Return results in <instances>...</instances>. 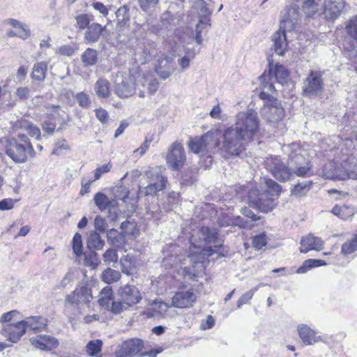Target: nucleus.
Wrapping results in <instances>:
<instances>
[{"label":"nucleus","mask_w":357,"mask_h":357,"mask_svg":"<svg viewBox=\"0 0 357 357\" xmlns=\"http://www.w3.org/2000/svg\"><path fill=\"white\" fill-rule=\"evenodd\" d=\"M6 155L16 163H24L29 156L33 157L35 152L29 137L24 134H19L17 138L7 141L5 147Z\"/></svg>","instance_id":"nucleus-1"},{"label":"nucleus","mask_w":357,"mask_h":357,"mask_svg":"<svg viewBox=\"0 0 357 357\" xmlns=\"http://www.w3.org/2000/svg\"><path fill=\"white\" fill-rule=\"evenodd\" d=\"M239 133L248 140H252L259 129V119L257 113L253 109L239 112L236 115V123L232 126Z\"/></svg>","instance_id":"nucleus-2"},{"label":"nucleus","mask_w":357,"mask_h":357,"mask_svg":"<svg viewBox=\"0 0 357 357\" xmlns=\"http://www.w3.org/2000/svg\"><path fill=\"white\" fill-rule=\"evenodd\" d=\"M190 241L192 243H197V246H202V244H213V246L203 248L204 255L208 257L218 252L222 245V241L219 238L217 229L208 227H203L199 229L197 236L193 234L191 236Z\"/></svg>","instance_id":"nucleus-3"},{"label":"nucleus","mask_w":357,"mask_h":357,"mask_svg":"<svg viewBox=\"0 0 357 357\" xmlns=\"http://www.w3.org/2000/svg\"><path fill=\"white\" fill-rule=\"evenodd\" d=\"M289 73L283 65L276 63L275 66L273 61L268 59V70L259 77L260 84L268 91H275L273 81L281 85L287 82Z\"/></svg>","instance_id":"nucleus-4"},{"label":"nucleus","mask_w":357,"mask_h":357,"mask_svg":"<svg viewBox=\"0 0 357 357\" xmlns=\"http://www.w3.org/2000/svg\"><path fill=\"white\" fill-rule=\"evenodd\" d=\"M223 137V149L231 155H240L245 150L246 144L250 142L233 126L224 132Z\"/></svg>","instance_id":"nucleus-5"},{"label":"nucleus","mask_w":357,"mask_h":357,"mask_svg":"<svg viewBox=\"0 0 357 357\" xmlns=\"http://www.w3.org/2000/svg\"><path fill=\"white\" fill-rule=\"evenodd\" d=\"M218 146L219 139L216 132H208L200 138L192 139L188 143L190 151L202 156L213 152Z\"/></svg>","instance_id":"nucleus-6"},{"label":"nucleus","mask_w":357,"mask_h":357,"mask_svg":"<svg viewBox=\"0 0 357 357\" xmlns=\"http://www.w3.org/2000/svg\"><path fill=\"white\" fill-rule=\"evenodd\" d=\"M288 164L292 178L295 176L305 178L313 175L310 161L301 153L290 154Z\"/></svg>","instance_id":"nucleus-7"},{"label":"nucleus","mask_w":357,"mask_h":357,"mask_svg":"<svg viewBox=\"0 0 357 357\" xmlns=\"http://www.w3.org/2000/svg\"><path fill=\"white\" fill-rule=\"evenodd\" d=\"M248 198L250 206L261 212L267 213L276 206V202L264 190L261 191L257 188L250 190Z\"/></svg>","instance_id":"nucleus-8"},{"label":"nucleus","mask_w":357,"mask_h":357,"mask_svg":"<svg viewBox=\"0 0 357 357\" xmlns=\"http://www.w3.org/2000/svg\"><path fill=\"white\" fill-rule=\"evenodd\" d=\"M265 167L280 182H285L292 178L291 172L289 170V164L286 165L278 156L266 158Z\"/></svg>","instance_id":"nucleus-9"},{"label":"nucleus","mask_w":357,"mask_h":357,"mask_svg":"<svg viewBox=\"0 0 357 357\" xmlns=\"http://www.w3.org/2000/svg\"><path fill=\"white\" fill-rule=\"evenodd\" d=\"M323 72L310 70L303 81V91L305 96L315 97L321 95L324 89Z\"/></svg>","instance_id":"nucleus-10"},{"label":"nucleus","mask_w":357,"mask_h":357,"mask_svg":"<svg viewBox=\"0 0 357 357\" xmlns=\"http://www.w3.org/2000/svg\"><path fill=\"white\" fill-rule=\"evenodd\" d=\"M144 342L139 338H132L119 345L115 351L116 357H140Z\"/></svg>","instance_id":"nucleus-11"},{"label":"nucleus","mask_w":357,"mask_h":357,"mask_svg":"<svg viewBox=\"0 0 357 357\" xmlns=\"http://www.w3.org/2000/svg\"><path fill=\"white\" fill-rule=\"evenodd\" d=\"M155 43L149 39H144L139 43L134 53V59L137 63L145 64L150 61L157 52Z\"/></svg>","instance_id":"nucleus-12"},{"label":"nucleus","mask_w":357,"mask_h":357,"mask_svg":"<svg viewBox=\"0 0 357 357\" xmlns=\"http://www.w3.org/2000/svg\"><path fill=\"white\" fill-rule=\"evenodd\" d=\"M135 92V77L130 73H123L117 77L115 84L116 94L122 98L131 96Z\"/></svg>","instance_id":"nucleus-13"},{"label":"nucleus","mask_w":357,"mask_h":357,"mask_svg":"<svg viewBox=\"0 0 357 357\" xmlns=\"http://www.w3.org/2000/svg\"><path fill=\"white\" fill-rule=\"evenodd\" d=\"M185 161L184 149L181 143L175 142L167 155V163L174 170L181 168Z\"/></svg>","instance_id":"nucleus-14"},{"label":"nucleus","mask_w":357,"mask_h":357,"mask_svg":"<svg viewBox=\"0 0 357 357\" xmlns=\"http://www.w3.org/2000/svg\"><path fill=\"white\" fill-rule=\"evenodd\" d=\"M344 6L345 0H323L322 18L335 21L341 15Z\"/></svg>","instance_id":"nucleus-15"},{"label":"nucleus","mask_w":357,"mask_h":357,"mask_svg":"<svg viewBox=\"0 0 357 357\" xmlns=\"http://www.w3.org/2000/svg\"><path fill=\"white\" fill-rule=\"evenodd\" d=\"M159 83L158 80L151 75H139L135 78V91H139V96L144 98L145 93H155L158 89Z\"/></svg>","instance_id":"nucleus-16"},{"label":"nucleus","mask_w":357,"mask_h":357,"mask_svg":"<svg viewBox=\"0 0 357 357\" xmlns=\"http://www.w3.org/2000/svg\"><path fill=\"white\" fill-rule=\"evenodd\" d=\"M119 296L120 300L123 301L129 307L137 304L142 300V294L138 288L130 284L121 287L119 289Z\"/></svg>","instance_id":"nucleus-17"},{"label":"nucleus","mask_w":357,"mask_h":357,"mask_svg":"<svg viewBox=\"0 0 357 357\" xmlns=\"http://www.w3.org/2000/svg\"><path fill=\"white\" fill-rule=\"evenodd\" d=\"M302 17L300 8L296 3H292L284 15L280 22L281 28L287 29L288 31L295 29V26L298 23Z\"/></svg>","instance_id":"nucleus-18"},{"label":"nucleus","mask_w":357,"mask_h":357,"mask_svg":"<svg viewBox=\"0 0 357 357\" xmlns=\"http://www.w3.org/2000/svg\"><path fill=\"white\" fill-rule=\"evenodd\" d=\"M92 298L91 289L87 284H82L69 294L66 300L70 304H86Z\"/></svg>","instance_id":"nucleus-19"},{"label":"nucleus","mask_w":357,"mask_h":357,"mask_svg":"<svg viewBox=\"0 0 357 357\" xmlns=\"http://www.w3.org/2000/svg\"><path fill=\"white\" fill-rule=\"evenodd\" d=\"M197 296L193 289L181 290L177 291L172 297V305L178 308H186L193 305Z\"/></svg>","instance_id":"nucleus-20"},{"label":"nucleus","mask_w":357,"mask_h":357,"mask_svg":"<svg viewBox=\"0 0 357 357\" xmlns=\"http://www.w3.org/2000/svg\"><path fill=\"white\" fill-rule=\"evenodd\" d=\"M271 100V103L264 105L263 114L268 121L278 122L284 117V109L278 100Z\"/></svg>","instance_id":"nucleus-21"},{"label":"nucleus","mask_w":357,"mask_h":357,"mask_svg":"<svg viewBox=\"0 0 357 357\" xmlns=\"http://www.w3.org/2000/svg\"><path fill=\"white\" fill-rule=\"evenodd\" d=\"M175 70L176 64L172 56L162 54L158 60L155 71L161 79H167Z\"/></svg>","instance_id":"nucleus-22"},{"label":"nucleus","mask_w":357,"mask_h":357,"mask_svg":"<svg viewBox=\"0 0 357 357\" xmlns=\"http://www.w3.org/2000/svg\"><path fill=\"white\" fill-rule=\"evenodd\" d=\"M297 333L305 345H313L322 341L321 337L317 335V331L305 324H301L297 326Z\"/></svg>","instance_id":"nucleus-23"},{"label":"nucleus","mask_w":357,"mask_h":357,"mask_svg":"<svg viewBox=\"0 0 357 357\" xmlns=\"http://www.w3.org/2000/svg\"><path fill=\"white\" fill-rule=\"evenodd\" d=\"M29 340L36 349L44 351H51L59 346V340L51 335H40L31 337Z\"/></svg>","instance_id":"nucleus-24"},{"label":"nucleus","mask_w":357,"mask_h":357,"mask_svg":"<svg viewBox=\"0 0 357 357\" xmlns=\"http://www.w3.org/2000/svg\"><path fill=\"white\" fill-rule=\"evenodd\" d=\"M116 17L117 21L116 29V31L119 32L117 39L120 42L123 43L126 41L127 37L124 36L123 38H121L122 36L120 32H123L124 29L128 26V23L130 19L129 8L126 6L120 7L116 12Z\"/></svg>","instance_id":"nucleus-25"},{"label":"nucleus","mask_w":357,"mask_h":357,"mask_svg":"<svg viewBox=\"0 0 357 357\" xmlns=\"http://www.w3.org/2000/svg\"><path fill=\"white\" fill-rule=\"evenodd\" d=\"M26 331L23 321H17L15 324H6L3 328L5 335L13 343L18 342L24 335Z\"/></svg>","instance_id":"nucleus-26"},{"label":"nucleus","mask_w":357,"mask_h":357,"mask_svg":"<svg viewBox=\"0 0 357 357\" xmlns=\"http://www.w3.org/2000/svg\"><path fill=\"white\" fill-rule=\"evenodd\" d=\"M46 114L54 116L55 119L56 116H60L61 107L57 105L48 104L45 106ZM43 130L48 135H52L54 132L56 128L55 119L50 118L47 120H45L42 124Z\"/></svg>","instance_id":"nucleus-27"},{"label":"nucleus","mask_w":357,"mask_h":357,"mask_svg":"<svg viewBox=\"0 0 357 357\" xmlns=\"http://www.w3.org/2000/svg\"><path fill=\"white\" fill-rule=\"evenodd\" d=\"M286 31H288L287 29L281 28L280 25L279 30L272 36L274 51L280 56L284 55L288 46Z\"/></svg>","instance_id":"nucleus-28"},{"label":"nucleus","mask_w":357,"mask_h":357,"mask_svg":"<svg viewBox=\"0 0 357 357\" xmlns=\"http://www.w3.org/2000/svg\"><path fill=\"white\" fill-rule=\"evenodd\" d=\"M324 242L321 238L309 234L303 237L301 241L300 252L307 253L310 250H321L323 248Z\"/></svg>","instance_id":"nucleus-29"},{"label":"nucleus","mask_w":357,"mask_h":357,"mask_svg":"<svg viewBox=\"0 0 357 357\" xmlns=\"http://www.w3.org/2000/svg\"><path fill=\"white\" fill-rule=\"evenodd\" d=\"M302 8L303 13L308 17H322L323 0H305Z\"/></svg>","instance_id":"nucleus-30"},{"label":"nucleus","mask_w":357,"mask_h":357,"mask_svg":"<svg viewBox=\"0 0 357 357\" xmlns=\"http://www.w3.org/2000/svg\"><path fill=\"white\" fill-rule=\"evenodd\" d=\"M105 29V26H102L97 22L91 23L85 31L84 40L89 44L98 42Z\"/></svg>","instance_id":"nucleus-31"},{"label":"nucleus","mask_w":357,"mask_h":357,"mask_svg":"<svg viewBox=\"0 0 357 357\" xmlns=\"http://www.w3.org/2000/svg\"><path fill=\"white\" fill-rule=\"evenodd\" d=\"M193 8L197 10L199 17L198 24H202L203 22L204 24L206 23V26H211L210 21L212 10L208 7L206 1L204 0H196Z\"/></svg>","instance_id":"nucleus-32"},{"label":"nucleus","mask_w":357,"mask_h":357,"mask_svg":"<svg viewBox=\"0 0 357 357\" xmlns=\"http://www.w3.org/2000/svg\"><path fill=\"white\" fill-rule=\"evenodd\" d=\"M22 321L24 322L26 330L29 328L36 332L44 330L47 325V319L41 316L29 317Z\"/></svg>","instance_id":"nucleus-33"},{"label":"nucleus","mask_w":357,"mask_h":357,"mask_svg":"<svg viewBox=\"0 0 357 357\" xmlns=\"http://www.w3.org/2000/svg\"><path fill=\"white\" fill-rule=\"evenodd\" d=\"M156 180L155 181L153 178L150 184L144 189V194L146 195H154L157 192L163 190L166 186L167 179L163 177L160 172L155 173Z\"/></svg>","instance_id":"nucleus-34"},{"label":"nucleus","mask_w":357,"mask_h":357,"mask_svg":"<svg viewBox=\"0 0 357 357\" xmlns=\"http://www.w3.org/2000/svg\"><path fill=\"white\" fill-rule=\"evenodd\" d=\"M14 128L15 130H25L31 137H35L36 139H39L40 138V129L37 126H34L31 122L26 119H22L17 120L14 124Z\"/></svg>","instance_id":"nucleus-35"},{"label":"nucleus","mask_w":357,"mask_h":357,"mask_svg":"<svg viewBox=\"0 0 357 357\" xmlns=\"http://www.w3.org/2000/svg\"><path fill=\"white\" fill-rule=\"evenodd\" d=\"M93 201L95 205L101 211L107 209L111 210L112 208L114 207V200L109 199L105 194L101 192L95 194Z\"/></svg>","instance_id":"nucleus-36"},{"label":"nucleus","mask_w":357,"mask_h":357,"mask_svg":"<svg viewBox=\"0 0 357 357\" xmlns=\"http://www.w3.org/2000/svg\"><path fill=\"white\" fill-rule=\"evenodd\" d=\"M94 91L98 97L107 98L111 94V85L109 82L103 78L98 79L94 85Z\"/></svg>","instance_id":"nucleus-37"},{"label":"nucleus","mask_w":357,"mask_h":357,"mask_svg":"<svg viewBox=\"0 0 357 357\" xmlns=\"http://www.w3.org/2000/svg\"><path fill=\"white\" fill-rule=\"evenodd\" d=\"M169 307V305L161 300H154L151 307L147 309L146 314L149 317L155 316L156 314H164L167 309Z\"/></svg>","instance_id":"nucleus-38"},{"label":"nucleus","mask_w":357,"mask_h":357,"mask_svg":"<svg viewBox=\"0 0 357 357\" xmlns=\"http://www.w3.org/2000/svg\"><path fill=\"white\" fill-rule=\"evenodd\" d=\"M47 70V63L40 61L36 63L33 66V70L31 75L32 79L37 81H43L46 77Z\"/></svg>","instance_id":"nucleus-39"},{"label":"nucleus","mask_w":357,"mask_h":357,"mask_svg":"<svg viewBox=\"0 0 357 357\" xmlns=\"http://www.w3.org/2000/svg\"><path fill=\"white\" fill-rule=\"evenodd\" d=\"M264 184L266 189L264 190L275 201L280 193L281 186L271 178H264Z\"/></svg>","instance_id":"nucleus-40"},{"label":"nucleus","mask_w":357,"mask_h":357,"mask_svg":"<svg viewBox=\"0 0 357 357\" xmlns=\"http://www.w3.org/2000/svg\"><path fill=\"white\" fill-rule=\"evenodd\" d=\"M326 265V262L321 259H310L304 261L303 265L299 267L296 273L299 274L305 273L310 269Z\"/></svg>","instance_id":"nucleus-41"},{"label":"nucleus","mask_w":357,"mask_h":357,"mask_svg":"<svg viewBox=\"0 0 357 357\" xmlns=\"http://www.w3.org/2000/svg\"><path fill=\"white\" fill-rule=\"evenodd\" d=\"M104 245V241L101 239L100 234L96 231L90 233L87 239V246L90 250H101Z\"/></svg>","instance_id":"nucleus-42"},{"label":"nucleus","mask_w":357,"mask_h":357,"mask_svg":"<svg viewBox=\"0 0 357 357\" xmlns=\"http://www.w3.org/2000/svg\"><path fill=\"white\" fill-rule=\"evenodd\" d=\"M113 297V291L112 287H105L100 292L98 303L100 305L108 309L110 306L111 301Z\"/></svg>","instance_id":"nucleus-43"},{"label":"nucleus","mask_w":357,"mask_h":357,"mask_svg":"<svg viewBox=\"0 0 357 357\" xmlns=\"http://www.w3.org/2000/svg\"><path fill=\"white\" fill-rule=\"evenodd\" d=\"M82 61L84 66H93L98 60V52L92 48H87L82 55Z\"/></svg>","instance_id":"nucleus-44"},{"label":"nucleus","mask_w":357,"mask_h":357,"mask_svg":"<svg viewBox=\"0 0 357 357\" xmlns=\"http://www.w3.org/2000/svg\"><path fill=\"white\" fill-rule=\"evenodd\" d=\"M331 212L333 214L342 220H347L348 218L352 217L354 214V209L347 206H340L335 205L332 208Z\"/></svg>","instance_id":"nucleus-45"},{"label":"nucleus","mask_w":357,"mask_h":357,"mask_svg":"<svg viewBox=\"0 0 357 357\" xmlns=\"http://www.w3.org/2000/svg\"><path fill=\"white\" fill-rule=\"evenodd\" d=\"M121 278V273L119 271L107 268L102 272V280L107 284H112L117 282Z\"/></svg>","instance_id":"nucleus-46"},{"label":"nucleus","mask_w":357,"mask_h":357,"mask_svg":"<svg viewBox=\"0 0 357 357\" xmlns=\"http://www.w3.org/2000/svg\"><path fill=\"white\" fill-rule=\"evenodd\" d=\"M333 180L344 181L350 178L349 168H345L342 166H337L334 168V170L331 175L328 176Z\"/></svg>","instance_id":"nucleus-47"},{"label":"nucleus","mask_w":357,"mask_h":357,"mask_svg":"<svg viewBox=\"0 0 357 357\" xmlns=\"http://www.w3.org/2000/svg\"><path fill=\"white\" fill-rule=\"evenodd\" d=\"M312 184V181L298 183L291 189V193L292 195L301 197L310 190Z\"/></svg>","instance_id":"nucleus-48"},{"label":"nucleus","mask_w":357,"mask_h":357,"mask_svg":"<svg viewBox=\"0 0 357 357\" xmlns=\"http://www.w3.org/2000/svg\"><path fill=\"white\" fill-rule=\"evenodd\" d=\"M76 24L75 26L80 29H86L91 24L90 22L93 21V16L89 14H79L75 17Z\"/></svg>","instance_id":"nucleus-49"},{"label":"nucleus","mask_w":357,"mask_h":357,"mask_svg":"<svg viewBox=\"0 0 357 357\" xmlns=\"http://www.w3.org/2000/svg\"><path fill=\"white\" fill-rule=\"evenodd\" d=\"M102 346L100 340H91L86 346V351L91 356H97L101 351Z\"/></svg>","instance_id":"nucleus-50"},{"label":"nucleus","mask_w":357,"mask_h":357,"mask_svg":"<svg viewBox=\"0 0 357 357\" xmlns=\"http://www.w3.org/2000/svg\"><path fill=\"white\" fill-rule=\"evenodd\" d=\"M114 199V206L117 204L118 200H122L123 202H126L128 198L129 191L127 188L123 185H120L116 187L113 190Z\"/></svg>","instance_id":"nucleus-51"},{"label":"nucleus","mask_w":357,"mask_h":357,"mask_svg":"<svg viewBox=\"0 0 357 357\" xmlns=\"http://www.w3.org/2000/svg\"><path fill=\"white\" fill-rule=\"evenodd\" d=\"M84 263L87 266L96 268L100 264V259L98 254L92 250L84 253Z\"/></svg>","instance_id":"nucleus-52"},{"label":"nucleus","mask_w":357,"mask_h":357,"mask_svg":"<svg viewBox=\"0 0 357 357\" xmlns=\"http://www.w3.org/2000/svg\"><path fill=\"white\" fill-rule=\"evenodd\" d=\"M357 250V234L349 241H347L342 245L341 252L344 255L352 254Z\"/></svg>","instance_id":"nucleus-53"},{"label":"nucleus","mask_w":357,"mask_h":357,"mask_svg":"<svg viewBox=\"0 0 357 357\" xmlns=\"http://www.w3.org/2000/svg\"><path fill=\"white\" fill-rule=\"evenodd\" d=\"M75 99L79 105L84 109L89 108L91 104L90 96L84 91L77 93L75 96Z\"/></svg>","instance_id":"nucleus-54"},{"label":"nucleus","mask_w":357,"mask_h":357,"mask_svg":"<svg viewBox=\"0 0 357 357\" xmlns=\"http://www.w3.org/2000/svg\"><path fill=\"white\" fill-rule=\"evenodd\" d=\"M347 33L357 40V15L353 17L346 26Z\"/></svg>","instance_id":"nucleus-55"},{"label":"nucleus","mask_w":357,"mask_h":357,"mask_svg":"<svg viewBox=\"0 0 357 357\" xmlns=\"http://www.w3.org/2000/svg\"><path fill=\"white\" fill-rule=\"evenodd\" d=\"M82 248V236L79 233H76L73 238V252L77 256H80L83 252Z\"/></svg>","instance_id":"nucleus-56"},{"label":"nucleus","mask_w":357,"mask_h":357,"mask_svg":"<svg viewBox=\"0 0 357 357\" xmlns=\"http://www.w3.org/2000/svg\"><path fill=\"white\" fill-rule=\"evenodd\" d=\"M259 287V285L256 286L253 289L243 294L237 301V307L241 308L243 305L248 303L252 298L254 294L258 290Z\"/></svg>","instance_id":"nucleus-57"},{"label":"nucleus","mask_w":357,"mask_h":357,"mask_svg":"<svg viewBox=\"0 0 357 357\" xmlns=\"http://www.w3.org/2000/svg\"><path fill=\"white\" fill-rule=\"evenodd\" d=\"M267 243L266 235L264 233L256 235L252 238V245L255 249L260 250Z\"/></svg>","instance_id":"nucleus-58"},{"label":"nucleus","mask_w":357,"mask_h":357,"mask_svg":"<svg viewBox=\"0 0 357 357\" xmlns=\"http://www.w3.org/2000/svg\"><path fill=\"white\" fill-rule=\"evenodd\" d=\"M94 226L96 231L105 232L108 229V225L105 219L100 215H97L94 220Z\"/></svg>","instance_id":"nucleus-59"},{"label":"nucleus","mask_w":357,"mask_h":357,"mask_svg":"<svg viewBox=\"0 0 357 357\" xmlns=\"http://www.w3.org/2000/svg\"><path fill=\"white\" fill-rule=\"evenodd\" d=\"M112 167V164L111 162H108L107 164L103 165L96 168L94 171L93 181L100 179L102 174L109 172Z\"/></svg>","instance_id":"nucleus-60"},{"label":"nucleus","mask_w":357,"mask_h":357,"mask_svg":"<svg viewBox=\"0 0 357 357\" xmlns=\"http://www.w3.org/2000/svg\"><path fill=\"white\" fill-rule=\"evenodd\" d=\"M205 257L208 256L204 255V251L202 250L201 253L191 254L189 256V259L194 266L200 264V266L202 267L204 262Z\"/></svg>","instance_id":"nucleus-61"},{"label":"nucleus","mask_w":357,"mask_h":357,"mask_svg":"<svg viewBox=\"0 0 357 357\" xmlns=\"http://www.w3.org/2000/svg\"><path fill=\"white\" fill-rule=\"evenodd\" d=\"M15 94L20 100H26L31 97V89L28 86H20L17 88Z\"/></svg>","instance_id":"nucleus-62"},{"label":"nucleus","mask_w":357,"mask_h":357,"mask_svg":"<svg viewBox=\"0 0 357 357\" xmlns=\"http://www.w3.org/2000/svg\"><path fill=\"white\" fill-rule=\"evenodd\" d=\"M159 0H138L140 8L142 10L148 12L155 8Z\"/></svg>","instance_id":"nucleus-63"},{"label":"nucleus","mask_w":357,"mask_h":357,"mask_svg":"<svg viewBox=\"0 0 357 357\" xmlns=\"http://www.w3.org/2000/svg\"><path fill=\"white\" fill-rule=\"evenodd\" d=\"M128 305H126L123 301H112L111 305V311L114 314H119L123 310L128 309Z\"/></svg>","instance_id":"nucleus-64"}]
</instances>
